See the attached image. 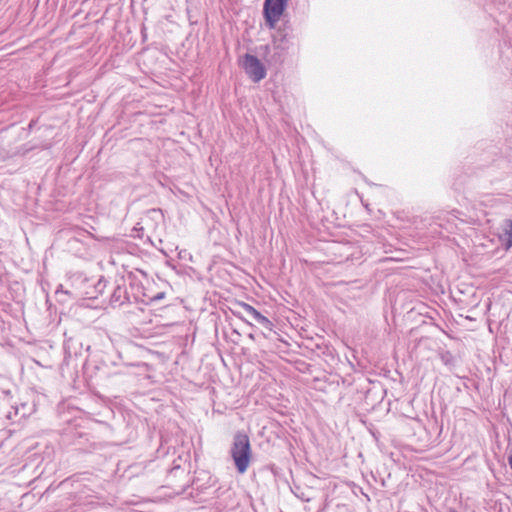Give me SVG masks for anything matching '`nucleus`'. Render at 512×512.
I'll return each mask as SVG.
<instances>
[{
	"instance_id": "nucleus-4",
	"label": "nucleus",
	"mask_w": 512,
	"mask_h": 512,
	"mask_svg": "<svg viewBox=\"0 0 512 512\" xmlns=\"http://www.w3.org/2000/svg\"><path fill=\"white\" fill-rule=\"evenodd\" d=\"M239 305L247 314L252 316L258 324H260L265 329L272 331L273 323L267 317L262 315L253 306H251L247 303L241 302V303H239Z\"/></svg>"
},
{
	"instance_id": "nucleus-2",
	"label": "nucleus",
	"mask_w": 512,
	"mask_h": 512,
	"mask_svg": "<svg viewBox=\"0 0 512 512\" xmlns=\"http://www.w3.org/2000/svg\"><path fill=\"white\" fill-rule=\"evenodd\" d=\"M288 0H265L263 14L266 25L274 29L283 15Z\"/></svg>"
},
{
	"instance_id": "nucleus-3",
	"label": "nucleus",
	"mask_w": 512,
	"mask_h": 512,
	"mask_svg": "<svg viewBox=\"0 0 512 512\" xmlns=\"http://www.w3.org/2000/svg\"><path fill=\"white\" fill-rule=\"evenodd\" d=\"M245 73L253 82H260L266 77V68L263 63L254 55L245 54L241 61Z\"/></svg>"
},
{
	"instance_id": "nucleus-1",
	"label": "nucleus",
	"mask_w": 512,
	"mask_h": 512,
	"mask_svg": "<svg viewBox=\"0 0 512 512\" xmlns=\"http://www.w3.org/2000/svg\"><path fill=\"white\" fill-rule=\"evenodd\" d=\"M231 457L237 471L243 474L247 471L252 460V448L249 436L246 433L238 432L234 436L231 447Z\"/></svg>"
},
{
	"instance_id": "nucleus-6",
	"label": "nucleus",
	"mask_w": 512,
	"mask_h": 512,
	"mask_svg": "<svg viewBox=\"0 0 512 512\" xmlns=\"http://www.w3.org/2000/svg\"><path fill=\"white\" fill-rule=\"evenodd\" d=\"M508 462H509V465H510V467H511V469H512V456H510V457L508 458Z\"/></svg>"
},
{
	"instance_id": "nucleus-5",
	"label": "nucleus",
	"mask_w": 512,
	"mask_h": 512,
	"mask_svg": "<svg viewBox=\"0 0 512 512\" xmlns=\"http://www.w3.org/2000/svg\"><path fill=\"white\" fill-rule=\"evenodd\" d=\"M504 235L507 239L508 247L512 246V221L508 220L505 224Z\"/></svg>"
}]
</instances>
